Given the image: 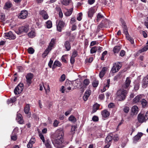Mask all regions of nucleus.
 Masks as SVG:
<instances>
[{"label": "nucleus", "instance_id": "1", "mask_svg": "<svg viewBox=\"0 0 148 148\" xmlns=\"http://www.w3.org/2000/svg\"><path fill=\"white\" fill-rule=\"evenodd\" d=\"M64 135L63 130L62 129H58L53 135L54 140L52 142L54 146L57 148H62L64 146L62 143L64 142L63 136Z\"/></svg>", "mask_w": 148, "mask_h": 148}, {"label": "nucleus", "instance_id": "9", "mask_svg": "<svg viewBox=\"0 0 148 148\" xmlns=\"http://www.w3.org/2000/svg\"><path fill=\"white\" fill-rule=\"evenodd\" d=\"M28 15V12L25 10L22 11L18 15L19 18L24 19L26 18Z\"/></svg>", "mask_w": 148, "mask_h": 148}, {"label": "nucleus", "instance_id": "14", "mask_svg": "<svg viewBox=\"0 0 148 148\" xmlns=\"http://www.w3.org/2000/svg\"><path fill=\"white\" fill-rule=\"evenodd\" d=\"M131 82L130 78L129 77H127L125 82V84L123 86L122 88L125 89L127 88L130 85Z\"/></svg>", "mask_w": 148, "mask_h": 148}, {"label": "nucleus", "instance_id": "41", "mask_svg": "<svg viewBox=\"0 0 148 148\" xmlns=\"http://www.w3.org/2000/svg\"><path fill=\"white\" fill-rule=\"evenodd\" d=\"M97 50V47L95 46L92 48L90 50V53L91 54H92L95 53Z\"/></svg>", "mask_w": 148, "mask_h": 148}, {"label": "nucleus", "instance_id": "18", "mask_svg": "<svg viewBox=\"0 0 148 148\" xmlns=\"http://www.w3.org/2000/svg\"><path fill=\"white\" fill-rule=\"evenodd\" d=\"M143 84L142 86L143 88H145L147 87L148 84V75L145 77L144 78L143 81Z\"/></svg>", "mask_w": 148, "mask_h": 148}, {"label": "nucleus", "instance_id": "40", "mask_svg": "<svg viewBox=\"0 0 148 148\" xmlns=\"http://www.w3.org/2000/svg\"><path fill=\"white\" fill-rule=\"evenodd\" d=\"M47 28H50L52 26V23L49 20L46 23Z\"/></svg>", "mask_w": 148, "mask_h": 148}, {"label": "nucleus", "instance_id": "13", "mask_svg": "<svg viewBox=\"0 0 148 148\" xmlns=\"http://www.w3.org/2000/svg\"><path fill=\"white\" fill-rule=\"evenodd\" d=\"M16 119L18 123L20 124H23L24 123V121L23 118L22 116L19 113H17Z\"/></svg>", "mask_w": 148, "mask_h": 148}, {"label": "nucleus", "instance_id": "8", "mask_svg": "<svg viewBox=\"0 0 148 148\" xmlns=\"http://www.w3.org/2000/svg\"><path fill=\"white\" fill-rule=\"evenodd\" d=\"M121 67V65L119 62L114 64L113 66L112 69V73H115L116 72L118 71Z\"/></svg>", "mask_w": 148, "mask_h": 148}, {"label": "nucleus", "instance_id": "46", "mask_svg": "<svg viewBox=\"0 0 148 148\" xmlns=\"http://www.w3.org/2000/svg\"><path fill=\"white\" fill-rule=\"evenodd\" d=\"M57 10L59 12V16L61 18H62L63 16V13L61 8H57Z\"/></svg>", "mask_w": 148, "mask_h": 148}, {"label": "nucleus", "instance_id": "57", "mask_svg": "<svg viewBox=\"0 0 148 148\" xmlns=\"http://www.w3.org/2000/svg\"><path fill=\"white\" fill-rule=\"evenodd\" d=\"M130 110L129 108L128 107H125L124 108L123 111L125 113H127Z\"/></svg>", "mask_w": 148, "mask_h": 148}, {"label": "nucleus", "instance_id": "39", "mask_svg": "<svg viewBox=\"0 0 148 148\" xmlns=\"http://www.w3.org/2000/svg\"><path fill=\"white\" fill-rule=\"evenodd\" d=\"M99 105L97 103L95 104L93 107V110L94 112H96L97 110L99 108Z\"/></svg>", "mask_w": 148, "mask_h": 148}, {"label": "nucleus", "instance_id": "48", "mask_svg": "<svg viewBox=\"0 0 148 148\" xmlns=\"http://www.w3.org/2000/svg\"><path fill=\"white\" fill-rule=\"evenodd\" d=\"M28 51L29 54H32L34 53V50L32 48L30 47L28 49Z\"/></svg>", "mask_w": 148, "mask_h": 148}, {"label": "nucleus", "instance_id": "36", "mask_svg": "<svg viewBox=\"0 0 148 148\" xmlns=\"http://www.w3.org/2000/svg\"><path fill=\"white\" fill-rule=\"evenodd\" d=\"M73 9L71 8L69 10H67V11L66 12L65 14V15L67 16H69L73 12Z\"/></svg>", "mask_w": 148, "mask_h": 148}, {"label": "nucleus", "instance_id": "4", "mask_svg": "<svg viewBox=\"0 0 148 148\" xmlns=\"http://www.w3.org/2000/svg\"><path fill=\"white\" fill-rule=\"evenodd\" d=\"M55 44V40L52 39L50 43L49 46L45 50L42 54L43 57H45L49 53L50 51L52 49V47H53Z\"/></svg>", "mask_w": 148, "mask_h": 148}, {"label": "nucleus", "instance_id": "45", "mask_svg": "<svg viewBox=\"0 0 148 148\" xmlns=\"http://www.w3.org/2000/svg\"><path fill=\"white\" fill-rule=\"evenodd\" d=\"M121 76V73H119L118 75L115 76L114 79V80H117L120 79Z\"/></svg>", "mask_w": 148, "mask_h": 148}, {"label": "nucleus", "instance_id": "21", "mask_svg": "<svg viewBox=\"0 0 148 148\" xmlns=\"http://www.w3.org/2000/svg\"><path fill=\"white\" fill-rule=\"evenodd\" d=\"M36 140L34 138H32L28 144H27V146L28 148H31L33 146V145L34 144Z\"/></svg>", "mask_w": 148, "mask_h": 148}, {"label": "nucleus", "instance_id": "15", "mask_svg": "<svg viewBox=\"0 0 148 148\" xmlns=\"http://www.w3.org/2000/svg\"><path fill=\"white\" fill-rule=\"evenodd\" d=\"M110 82V79H108L107 80L106 83H105L104 86L103 88V89H101V92H103L105 91L106 89H107L109 87V84Z\"/></svg>", "mask_w": 148, "mask_h": 148}, {"label": "nucleus", "instance_id": "5", "mask_svg": "<svg viewBox=\"0 0 148 148\" xmlns=\"http://www.w3.org/2000/svg\"><path fill=\"white\" fill-rule=\"evenodd\" d=\"M29 29L28 26L26 25L20 27L18 29L16 30L15 32L18 34L20 35L23 32H27Z\"/></svg>", "mask_w": 148, "mask_h": 148}, {"label": "nucleus", "instance_id": "6", "mask_svg": "<svg viewBox=\"0 0 148 148\" xmlns=\"http://www.w3.org/2000/svg\"><path fill=\"white\" fill-rule=\"evenodd\" d=\"M23 84L22 83H20L14 90V93L16 95L20 93L23 89Z\"/></svg>", "mask_w": 148, "mask_h": 148}, {"label": "nucleus", "instance_id": "61", "mask_svg": "<svg viewBox=\"0 0 148 148\" xmlns=\"http://www.w3.org/2000/svg\"><path fill=\"white\" fill-rule=\"evenodd\" d=\"M139 88V85L138 84H136L134 86V89L136 90L138 89Z\"/></svg>", "mask_w": 148, "mask_h": 148}, {"label": "nucleus", "instance_id": "38", "mask_svg": "<svg viewBox=\"0 0 148 148\" xmlns=\"http://www.w3.org/2000/svg\"><path fill=\"white\" fill-rule=\"evenodd\" d=\"M125 36L127 39L129 40L131 44H132L133 43L134 41L133 39L130 37L129 34L125 35Z\"/></svg>", "mask_w": 148, "mask_h": 148}, {"label": "nucleus", "instance_id": "59", "mask_svg": "<svg viewBox=\"0 0 148 148\" xmlns=\"http://www.w3.org/2000/svg\"><path fill=\"white\" fill-rule=\"evenodd\" d=\"M65 79V76L64 74H63L61 75L60 77V80L61 81H63Z\"/></svg>", "mask_w": 148, "mask_h": 148}, {"label": "nucleus", "instance_id": "28", "mask_svg": "<svg viewBox=\"0 0 148 148\" xmlns=\"http://www.w3.org/2000/svg\"><path fill=\"white\" fill-rule=\"evenodd\" d=\"M62 65V64L60 62L58 61H56L54 62L53 65V66L52 69H54L56 66L60 67Z\"/></svg>", "mask_w": 148, "mask_h": 148}, {"label": "nucleus", "instance_id": "24", "mask_svg": "<svg viewBox=\"0 0 148 148\" xmlns=\"http://www.w3.org/2000/svg\"><path fill=\"white\" fill-rule=\"evenodd\" d=\"M101 114L102 116L104 118L108 117L110 114L109 112L106 110H104L102 111L101 112Z\"/></svg>", "mask_w": 148, "mask_h": 148}, {"label": "nucleus", "instance_id": "23", "mask_svg": "<svg viewBox=\"0 0 148 148\" xmlns=\"http://www.w3.org/2000/svg\"><path fill=\"white\" fill-rule=\"evenodd\" d=\"M40 14L42 15L43 18L45 19H47L49 18V16L46 12L43 10L40 12Z\"/></svg>", "mask_w": 148, "mask_h": 148}, {"label": "nucleus", "instance_id": "49", "mask_svg": "<svg viewBox=\"0 0 148 148\" xmlns=\"http://www.w3.org/2000/svg\"><path fill=\"white\" fill-rule=\"evenodd\" d=\"M99 84V82L97 80H95L93 81L92 84L93 86L94 87H97Z\"/></svg>", "mask_w": 148, "mask_h": 148}, {"label": "nucleus", "instance_id": "51", "mask_svg": "<svg viewBox=\"0 0 148 148\" xmlns=\"http://www.w3.org/2000/svg\"><path fill=\"white\" fill-rule=\"evenodd\" d=\"M107 53L108 52L107 51H105L103 53L102 56L101 58V60H104V56L107 54Z\"/></svg>", "mask_w": 148, "mask_h": 148}, {"label": "nucleus", "instance_id": "64", "mask_svg": "<svg viewBox=\"0 0 148 148\" xmlns=\"http://www.w3.org/2000/svg\"><path fill=\"white\" fill-rule=\"evenodd\" d=\"M11 138L12 140H15L17 138V136L16 135H14V136L11 135Z\"/></svg>", "mask_w": 148, "mask_h": 148}, {"label": "nucleus", "instance_id": "19", "mask_svg": "<svg viewBox=\"0 0 148 148\" xmlns=\"http://www.w3.org/2000/svg\"><path fill=\"white\" fill-rule=\"evenodd\" d=\"M107 69V67H103L101 71L100 72L99 75V77L100 78H102L106 73V71Z\"/></svg>", "mask_w": 148, "mask_h": 148}, {"label": "nucleus", "instance_id": "55", "mask_svg": "<svg viewBox=\"0 0 148 148\" xmlns=\"http://www.w3.org/2000/svg\"><path fill=\"white\" fill-rule=\"evenodd\" d=\"M59 123V122L58 121L56 120H55L53 122V126L55 127H56L58 126V125Z\"/></svg>", "mask_w": 148, "mask_h": 148}, {"label": "nucleus", "instance_id": "43", "mask_svg": "<svg viewBox=\"0 0 148 148\" xmlns=\"http://www.w3.org/2000/svg\"><path fill=\"white\" fill-rule=\"evenodd\" d=\"M123 28V33L125 35L127 34H128V32L127 29V27L126 25H124V26L122 27Z\"/></svg>", "mask_w": 148, "mask_h": 148}, {"label": "nucleus", "instance_id": "35", "mask_svg": "<svg viewBox=\"0 0 148 148\" xmlns=\"http://www.w3.org/2000/svg\"><path fill=\"white\" fill-rule=\"evenodd\" d=\"M112 139V136L110 135H108L106 137L105 141L108 143L110 142Z\"/></svg>", "mask_w": 148, "mask_h": 148}, {"label": "nucleus", "instance_id": "63", "mask_svg": "<svg viewBox=\"0 0 148 148\" xmlns=\"http://www.w3.org/2000/svg\"><path fill=\"white\" fill-rule=\"evenodd\" d=\"M114 103H111L108 104V108H113L114 107Z\"/></svg>", "mask_w": 148, "mask_h": 148}, {"label": "nucleus", "instance_id": "12", "mask_svg": "<svg viewBox=\"0 0 148 148\" xmlns=\"http://www.w3.org/2000/svg\"><path fill=\"white\" fill-rule=\"evenodd\" d=\"M95 12V9L93 7L90 8L88 10V16L89 18H91L93 15L94 13Z\"/></svg>", "mask_w": 148, "mask_h": 148}, {"label": "nucleus", "instance_id": "30", "mask_svg": "<svg viewBox=\"0 0 148 148\" xmlns=\"http://www.w3.org/2000/svg\"><path fill=\"white\" fill-rule=\"evenodd\" d=\"M12 4L11 3L9 2H7L5 3L3 8L5 9L8 10L12 7Z\"/></svg>", "mask_w": 148, "mask_h": 148}, {"label": "nucleus", "instance_id": "31", "mask_svg": "<svg viewBox=\"0 0 148 148\" xmlns=\"http://www.w3.org/2000/svg\"><path fill=\"white\" fill-rule=\"evenodd\" d=\"M121 49V47L119 46H115L113 49V51L114 53H117Z\"/></svg>", "mask_w": 148, "mask_h": 148}, {"label": "nucleus", "instance_id": "58", "mask_svg": "<svg viewBox=\"0 0 148 148\" xmlns=\"http://www.w3.org/2000/svg\"><path fill=\"white\" fill-rule=\"evenodd\" d=\"M43 86L44 87V88L45 89V90L46 93H47V92H49V90H50V88H49V85L48 84L47 85V89H46V88H45V87L44 85H43Z\"/></svg>", "mask_w": 148, "mask_h": 148}, {"label": "nucleus", "instance_id": "62", "mask_svg": "<svg viewBox=\"0 0 148 148\" xmlns=\"http://www.w3.org/2000/svg\"><path fill=\"white\" fill-rule=\"evenodd\" d=\"M99 98L101 100H102L104 98V95L103 94H101L99 95Z\"/></svg>", "mask_w": 148, "mask_h": 148}, {"label": "nucleus", "instance_id": "17", "mask_svg": "<svg viewBox=\"0 0 148 148\" xmlns=\"http://www.w3.org/2000/svg\"><path fill=\"white\" fill-rule=\"evenodd\" d=\"M33 74L31 73H28L26 76L27 81L29 85L31 83V80Z\"/></svg>", "mask_w": 148, "mask_h": 148}, {"label": "nucleus", "instance_id": "16", "mask_svg": "<svg viewBox=\"0 0 148 148\" xmlns=\"http://www.w3.org/2000/svg\"><path fill=\"white\" fill-rule=\"evenodd\" d=\"M30 109V106L29 104H27L24 108V110L25 114H27V117L30 118L31 116V113L29 112Z\"/></svg>", "mask_w": 148, "mask_h": 148}, {"label": "nucleus", "instance_id": "10", "mask_svg": "<svg viewBox=\"0 0 148 148\" xmlns=\"http://www.w3.org/2000/svg\"><path fill=\"white\" fill-rule=\"evenodd\" d=\"M72 86V84L71 82L68 81L66 82L65 88V91L66 92H68L69 90H73V88H71Z\"/></svg>", "mask_w": 148, "mask_h": 148}, {"label": "nucleus", "instance_id": "32", "mask_svg": "<svg viewBox=\"0 0 148 148\" xmlns=\"http://www.w3.org/2000/svg\"><path fill=\"white\" fill-rule=\"evenodd\" d=\"M141 98L142 97L141 95H138L134 99V102L135 103L138 102Z\"/></svg>", "mask_w": 148, "mask_h": 148}, {"label": "nucleus", "instance_id": "53", "mask_svg": "<svg viewBox=\"0 0 148 148\" xmlns=\"http://www.w3.org/2000/svg\"><path fill=\"white\" fill-rule=\"evenodd\" d=\"M113 138L114 140L117 141L119 140V138L118 135L116 134L114 135Z\"/></svg>", "mask_w": 148, "mask_h": 148}, {"label": "nucleus", "instance_id": "56", "mask_svg": "<svg viewBox=\"0 0 148 148\" xmlns=\"http://www.w3.org/2000/svg\"><path fill=\"white\" fill-rule=\"evenodd\" d=\"M77 52L76 51H75L73 52L71 57L75 58L77 56Z\"/></svg>", "mask_w": 148, "mask_h": 148}, {"label": "nucleus", "instance_id": "37", "mask_svg": "<svg viewBox=\"0 0 148 148\" xmlns=\"http://www.w3.org/2000/svg\"><path fill=\"white\" fill-rule=\"evenodd\" d=\"M148 49V45H147L144 47L142 49L139 50L138 52L141 53L145 51H146Z\"/></svg>", "mask_w": 148, "mask_h": 148}, {"label": "nucleus", "instance_id": "52", "mask_svg": "<svg viewBox=\"0 0 148 148\" xmlns=\"http://www.w3.org/2000/svg\"><path fill=\"white\" fill-rule=\"evenodd\" d=\"M82 12H80L79 14V16L77 17V19L79 21H80L82 19Z\"/></svg>", "mask_w": 148, "mask_h": 148}, {"label": "nucleus", "instance_id": "22", "mask_svg": "<svg viewBox=\"0 0 148 148\" xmlns=\"http://www.w3.org/2000/svg\"><path fill=\"white\" fill-rule=\"evenodd\" d=\"M143 135L142 133H139L136 135L133 138V143H136Z\"/></svg>", "mask_w": 148, "mask_h": 148}, {"label": "nucleus", "instance_id": "44", "mask_svg": "<svg viewBox=\"0 0 148 148\" xmlns=\"http://www.w3.org/2000/svg\"><path fill=\"white\" fill-rule=\"evenodd\" d=\"M147 102L145 99H143L141 101V104L143 107H145L147 104Z\"/></svg>", "mask_w": 148, "mask_h": 148}, {"label": "nucleus", "instance_id": "3", "mask_svg": "<svg viewBox=\"0 0 148 148\" xmlns=\"http://www.w3.org/2000/svg\"><path fill=\"white\" fill-rule=\"evenodd\" d=\"M148 119V111L146 112L145 114L140 113L138 115V119L139 122L143 123L146 122Z\"/></svg>", "mask_w": 148, "mask_h": 148}, {"label": "nucleus", "instance_id": "29", "mask_svg": "<svg viewBox=\"0 0 148 148\" xmlns=\"http://www.w3.org/2000/svg\"><path fill=\"white\" fill-rule=\"evenodd\" d=\"M28 36L30 38H33L36 36V33L34 30H32L28 34Z\"/></svg>", "mask_w": 148, "mask_h": 148}, {"label": "nucleus", "instance_id": "11", "mask_svg": "<svg viewBox=\"0 0 148 148\" xmlns=\"http://www.w3.org/2000/svg\"><path fill=\"white\" fill-rule=\"evenodd\" d=\"M65 25V23L62 21H60L57 25V30L59 32H61L62 29Z\"/></svg>", "mask_w": 148, "mask_h": 148}, {"label": "nucleus", "instance_id": "27", "mask_svg": "<svg viewBox=\"0 0 148 148\" xmlns=\"http://www.w3.org/2000/svg\"><path fill=\"white\" fill-rule=\"evenodd\" d=\"M138 111V107L136 106H134L132 109V112L134 114H137Z\"/></svg>", "mask_w": 148, "mask_h": 148}, {"label": "nucleus", "instance_id": "7", "mask_svg": "<svg viewBox=\"0 0 148 148\" xmlns=\"http://www.w3.org/2000/svg\"><path fill=\"white\" fill-rule=\"evenodd\" d=\"M4 37L7 39L14 40L15 39L16 37L12 32L10 31L4 33Z\"/></svg>", "mask_w": 148, "mask_h": 148}, {"label": "nucleus", "instance_id": "25", "mask_svg": "<svg viewBox=\"0 0 148 148\" xmlns=\"http://www.w3.org/2000/svg\"><path fill=\"white\" fill-rule=\"evenodd\" d=\"M43 143L45 144L47 148H51V143L49 140L47 139L46 141H45V142Z\"/></svg>", "mask_w": 148, "mask_h": 148}, {"label": "nucleus", "instance_id": "20", "mask_svg": "<svg viewBox=\"0 0 148 148\" xmlns=\"http://www.w3.org/2000/svg\"><path fill=\"white\" fill-rule=\"evenodd\" d=\"M91 93V91L90 90H87L85 93L83 97V99L84 101H86Z\"/></svg>", "mask_w": 148, "mask_h": 148}, {"label": "nucleus", "instance_id": "26", "mask_svg": "<svg viewBox=\"0 0 148 148\" xmlns=\"http://www.w3.org/2000/svg\"><path fill=\"white\" fill-rule=\"evenodd\" d=\"M64 45L67 51H69L70 50L71 46L69 41H66L64 43Z\"/></svg>", "mask_w": 148, "mask_h": 148}, {"label": "nucleus", "instance_id": "34", "mask_svg": "<svg viewBox=\"0 0 148 148\" xmlns=\"http://www.w3.org/2000/svg\"><path fill=\"white\" fill-rule=\"evenodd\" d=\"M69 120L73 123L75 122L76 121V118L73 116H71L69 118Z\"/></svg>", "mask_w": 148, "mask_h": 148}, {"label": "nucleus", "instance_id": "47", "mask_svg": "<svg viewBox=\"0 0 148 148\" xmlns=\"http://www.w3.org/2000/svg\"><path fill=\"white\" fill-rule=\"evenodd\" d=\"M39 136L40 137V138L42 140V142L43 143L45 142V138L44 136L42 134L40 133H39Z\"/></svg>", "mask_w": 148, "mask_h": 148}, {"label": "nucleus", "instance_id": "60", "mask_svg": "<svg viewBox=\"0 0 148 148\" xmlns=\"http://www.w3.org/2000/svg\"><path fill=\"white\" fill-rule=\"evenodd\" d=\"M92 120L95 121H97L99 120L97 116H94L92 118Z\"/></svg>", "mask_w": 148, "mask_h": 148}, {"label": "nucleus", "instance_id": "33", "mask_svg": "<svg viewBox=\"0 0 148 148\" xmlns=\"http://www.w3.org/2000/svg\"><path fill=\"white\" fill-rule=\"evenodd\" d=\"M104 18V16L100 13H99L97 16V21H99L101 19Z\"/></svg>", "mask_w": 148, "mask_h": 148}, {"label": "nucleus", "instance_id": "2", "mask_svg": "<svg viewBox=\"0 0 148 148\" xmlns=\"http://www.w3.org/2000/svg\"><path fill=\"white\" fill-rule=\"evenodd\" d=\"M127 93V91L124 88L120 89L116 92V99L119 101L123 100L125 99Z\"/></svg>", "mask_w": 148, "mask_h": 148}, {"label": "nucleus", "instance_id": "50", "mask_svg": "<svg viewBox=\"0 0 148 148\" xmlns=\"http://www.w3.org/2000/svg\"><path fill=\"white\" fill-rule=\"evenodd\" d=\"M90 81L89 79H84L83 82L84 84L86 86L88 85Z\"/></svg>", "mask_w": 148, "mask_h": 148}, {"label": "nucleus", "instance_id": "42", "mask_svg": "<svg viewBox=\"0 0 148 148\" xmlns=\"http://www.w3.org/2000/svg\"><path fill=\"white\" fill-rule=\"evenodd\" d=\"M70 0H63L62 3L65 5H68L70 3Z\"/></svg>", "mask_w": 148, "mask_h": 148}, {"label": "nucleus", "instance_id": "54", "mask_svg": "<svg viewBox=\"0 0 148 148\" xmlns=\"http://www.w3.org/2000/svg\"><path fill=\"white\" fill-rule=\"evenodd\" d=\"M76 128V127L75 126H72L71 129V132L72 134H73L74 133V132Z\"/></svg>", "mask_w": 148, "mask_h": 148}]
</instances>
